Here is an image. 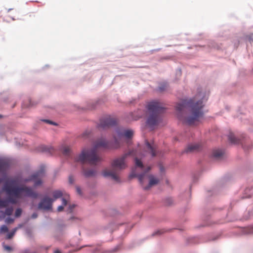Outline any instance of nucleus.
<instances>
[{"label": "nucleus", "instance_id": "nucleus-25", "mask_svg": "<svg viewBox=\"0 0 253 253\" xmlns=\"http://www.w3.org/2000/svg\"><path fill=\"white\" fill-rule=\"evenodd\" d=\"M14 221V219L10 217H8L6 219L5 222L7 223H11Z\"/></svg>", "mask_w": 253, "mask_h": 253}, {"label": "nucleus", "instance_id": "nucleus-31", "mask_svg": "<svg viewBox=\"0 0 253 253\" xmlns=\"http://www.w3.org/2000/svg\"><path fill=\"white\" fill-rule=\"evenodd\" d=\"M163 233V231L162 230H159L157 232L155 233L156 234H160Z\"/></svg>", "mask_w": 253, "mask_h": 253}, {"label": "nucleus", "instance_id": "nucleus-38", "mask_svg": "<svg viewBox=\"0 0 253 253\" xmlns=\"http://www.w3.org/2000/svg\"><path fill=\"white\" fill-rule=\"evenodd\" d=\"M249 190V189H247L246 190V192H247Z\"/></svg>", "mask_w": 253, "mask_h": 253}, {"label": "nucleus", "instance_id": "nucleus-26", "mask_svg": "<svg viewBox=\"0 0 253 253\" xmlns=\"http://www.w3.org/2000/svg\"><path fill=\"white\" fill-rule=\"evenodd\" d=\"M14 234L12 232L9 233L6 236V238L8 239H10L12 238L14 236Z\"/></svg>", "mask_w": 253, "mask_h": 253}, {"label": "nucleus", "instance_id": "nucleus-12", "mask_svg": "<svg viewBox=\"0 0 253 253\" xmlns=\"http://www.w3.org/2000/svg\"><path fill=\"white\" fill-rule=\"evenodd\" d=\"M96 171L92 169H83L84 175L87 177L94 176L96 174Z\"/></svg>", "mask_w": 253, "mask_h": 253}, {"label": "nucleus", "instance_id": "nucleus-1", "mask_svg": "<svg viewBox=\"0 0 253 253\" xmlns=\"http://www.w3.org/2000/svg\"><path fill=\"white\" fill-rule=\"evenodd\" d=\"M133 132L129 129H118L114 135L113 143L106 141L104 138L97 140L94 144L93 148L90 150H84L82 153L75 158V161L82 164L88 163L91 165H96L100 163L101 157L97 154V150L100 148L105 149H117L120 146V142L123 137L130 138Z\"/></svg>", "mask_w": 253, "mask_h": 253}, {"label": "nucleus", "instance_id": "nucleus-35", "mask_svg": "<svg viewBox=\"0 0 253 253\" xmlns=\"http://www.w3.org/2000/svg\"><path fill=\"white\" fill-rule=\"evenodd\" d=\"M118 250V248H116L115 249H114L113 251H112L111 252H115L117 251V250Z\"/></svg>", "mask_w": 253, "mask_h": 253}, {"label": "nucleus", "instance_id": "nucleus-10", "mask_svg": "<svg viewBox=\"0 0 253 253\" xmlns=\"http://www.w3.org/2000/svg\"><path fill=\"white\" fill-rule=\"evenodd\" d=\"M200 145L198 144H192L189 145L186 149L185 152L186 153H192L198 151L200 149Z\"/></svg>", "mask_w": 253, "mask_h": 253}, {"label": "nucleus", "instance_id": "nucleus-27", "mask_svg": "<svg viewBox=\"0 0 253 253\" xmlns=\"http://www.w3.org/2000/svg\"><path fill=\"white\" fill-rule=\"evenodd\" d=\"M43 122H45L48 124H51V125H56V124L54 122H53L51 121H49V120H43Z\"/></svg>", "mask_w": 253, "mask_h": 253}, {"label": "nucleus", "instance_id": "nucleus-8", "mask_svg": "<svg viewBox=\"0 0 253 253\" xmlns=\"http://www.w3.org/2000/svg\"><path fill=\"white\" fill-rule=\"evenodd\" d=\"M53 200L47 196L44 197L38 205L39 209L49 210L52 209Z\"/></svg>", "mask_w": 253, "mask_h": 253}, {"label": "nucleus", "instance_id": "nucleus-37", "mask_svg": "<svg viewBox=\"0 0 253 253\" xmlns=\"http://www.w3.org/2000/svg\"><path fill=\"white\" fill-rule=\"evenodd\" d=\"M250 197H251V195H249V196L246 197V198H250Z\"/></svg>", "mask_w": 253, "mask_h": 253}, {"label": "nucleus", "instance_id": "nucleus-19", "mask_svg": "<svg viewBox=\"0 0 253 253\" xmlns=\"http://www.w3.org/2000/svg\"><path fill=\"white\" fill-rule=\"evenodd\" d=\"M135 166L137 167L141 168L142 169L143 168V165L142 162L139 160L137 158L135 159Z\"/></svg>", "mask_w": 253, "mask_h": 253}, {"label": "nucleus", "instance_id": "nucleus-17", "mask_svg": "<svg viewBox=\"0 0 253 253\" xmlns=\"http://www.w3.org/2000/svg\"><path fill=\"white\" fill-rule=\"evenodd\" d=\"M146 145L148 149L150 150L152 157L156 156L155 148L153 146H152L148 142H146Z\"/></svg>", "mask_w": 253, "mask_h": 253}, {"label": "nucleus", "instance_id": "nucleus-40", "mask_svg": "<svg viewBox=\"0 0 253 253\" xmlns=\"http://www.w3.org/2000/svg\"><path fill=\"white\" fill-rule=\"evenodd\" d=\"M1 179H0V183H1Z\"/></svg>", "mask_w": 253, "mask_h": 253}, {"label": "nucleus", "instance_id": "nucleus-29", "mask_svg": "<svg viewBox=\"0 0 253 253\" xmlns=\"http://www.w3.org/2000/svg\"><path fill=\"white\" fill-rule=\"evenodd\" d=\"M38 216V214L36 213H34L32 215V217L33 218H37Z\"/></svg>", "mask_w": 253, "mask_h": 253}, {"label": "nucleus", "instance_id": "nucleus-14", "mask_svg": "<svg viewBox=\"0 0 253 253\" xmlns=\"http://www.w3.org/2000/svg\"><path fill=\"white\" fill-rule=\"evenodd\" d=\"M229 140L233 144H239L241 143L240 140L236 138L232 133H230L228 135Z\"/></svg>", "mask_w": 253, "mask_h": 253}, {"label": "nucleus", "instance_id": "nucleus-39", "mask_svg": "<svg viewBox=\"0 0 253 253\" xmlns=\"http://www.w3.org/2000/svg\"><path fill=\"white\" fill-rule=\"evenodd\" d=\"M160 90H163V88H162L160 87Z\"/></svg>", "mask_w": 253, "mask_h": 253}, {"label": "nucleus", "instance_id": "nucleus-4", "mask_svg": "<svg viewBox=\"0 0 253 253\" xmlns=\"http://www.w3.org/2000/svg\"><path fill=\"white\" fill-rule=\"evenodd\" d=\"M146 108L148 113L146 124L152 128L161 122V114L164 112L165 108L162 103L157 100L148 102Z\"/></svg>", "mask_w": 253, "mask_h": 253}, {"label": "nucleus", "instance_id": "nucleus-7", "mask_svg": "<svg viewBox=\"0 0 253 253\" xmlns=\"http://www.w3.org/2000/svg\"><path fill=\"white\" fill-rule=\"evenodd\" d=\"M117 124V121L115 118L110 117L103 118L100 120L98 125L99 128L105 129L110 126H114Z\"/></svg>", "mask_w": 253, "mask_h": 253}, {"label": "nucleus", "instance_id": "nucleus-34", "mask_svg": "<svg viewBox=\"0 0 253 253\" xmlns=\"http://www.w3.org/2000/svg\"><path fill=\"white\" fill-rule=\"evenodd\" d=\"M54 253H61V252L59 250H56L54 252Z\"/></svg>", "mask_w": 253, "mask_h": 253}, {"label": "nucleus", "instance_id": "nucleus-30", "mask_svg": "<svg viewBox=\"0 0 253 253\" xmlns=\"http://www.w3.org/2000/svg\"><path fill=\"white\" fill-rule=\"evenodd\" d=\"M18 228V227H15V228H14V229L11 231V232H12V233H13L14 235H15V233H16V231L17 230Z\"/></svg>", "mask_w": 253, "mask_h": 253}, {"label": "nucleus", "instance_id": "nucleus-28", "mask_svg": "<svg viewBox=\"0 0 253 253\" xmlns=\"http://www.w3.org/2000/svg\"><path fill=\"white\" fill-rule=\"evenodd\" d=\"M76 190H77V193H78L79 195H81V194H82L81 189H80V187H76Z\"/></svg>", "mask_w": 253, "mask_h": 253}, {"label": "nucleus", "instance_id": "nucleus-9", "mask_svg": "<svg viewBox=\"0 0 253 253\" xmlns=\"http://www.w3.org/2000/svg\"><path fill=\"white\" fill-rule=\"evenodd\" d=\"M44 175V169H42L36 172L34 174L31 175L30 178L29 179H27L25 181H28L29 180H33L34 181V186H37L41 185L42 183L41 178Z\"/></svg>", "mask_w": 253, "mask_h": 253}, {"label": "nucleus", "instance_id": "nucleus-41", "mask_svg": "<svg viewBox=\"0 0 253 253\" xmlns=\"http://www.w3.org/2000/svg\"><path fill=\"white\" fill-rule=\"evenodd\" d=\"M24 253H28L27 251H25Z\"/></svg>", "mask_w": 253, "mask_h": 253}, {"label": "nucleus", "instance_id": "nucleus-32", "mask_svg": "<svg viewBox=\"0 0 253 253\" xmlns=\"http://www.w3.org/2000/svg\"><path fill=\"white\" fill-rule=\"evenodd\" d=\"M143 116V114H139V115L137 116V118L135 119H138L139 118L142 117Z\"/></svg>", "mask_w": 253, "mask_h": 253}, {"label": "nucleus", "instance_id": "nucleus-21", "mask_svg": "<svg viewBox=\"0 0 253 253\" xmlns=\"http://www.w3.org/2000/svg\"><path fill=\"white\" fill-rule=\"evenodd\" d=\"M13 211V209L12 207L6 208L5 211V214L7 215H10L12 214Z\"/></svg>", "mask_w": 253, "mask_h": 253}, {"label": "nucleus", "instance_id": "nucleus-43", "mask_svg": "<svg viewBox=\"0 0 253 253\" xmlns=\"http://www.w3.org/2000/svg\"><path fill=\"white\" fill-rule=\"evenodd\" d=\"M1 117V116L0 115V118Z\"/></svg>", "mask_w": 253, "mask_h": 253}, {"label": "nucleus", "instance_id": "nucleus-33", "mask_svg": "<svg viewBox=\"0 0 253 253\" xmlns=\"http://www.w3.org/2000/svg\"><path fill=\"white\" fill-rule=\"evenodd\" d=\"M69 182L70 183H72L73 182V179L71 176L69 177Z\"/></svg>", "mask_w": 253, "mask_h": 253}, {"label": "nucleus", "instance_id": "nucleus-22", "mask_svg": "<svg viewBox=\"0 0 253 253\" xmlns=\"http://www.w3.org/2000/svg\"><path fill=\"white\" fill-rule=\"evenodd\" d=\"M22 212V211L21 209L18 208L17 209H16V211H15V216L16 217H19L21 215Z\"/></svg>", "mask_w": 253, "mask_h": 253}, {"label": "nucleus", "instance_id": "nucleus-23", "mask_svg": "<svg viewBox=\"0 0 253 253\" xmlns=\"http://www.w3.org/2000/svg\"><path fill=\"white\" fill-rule=\"evenodd\" d=\"M42 150L43 151H48L51 154L53 152V148H52L51 147L48 148L47 147L43 146Z\"/></svg>", "mask_w": 253, "mask_h": 253}, {"label": "nucleus", "instance_id": "nucleus-42", "mask_svg": "<svg viewBox=\"0 0 253 253\" xmlns=\"http://www.w3.org/2000/svg\"><path fill=\"white\" fill-rule=\"evenodd\" d=\"M179 74H180V75H181V72L180 71H179Z\"/></svg>", "mask_w": 253, "mask_h": 253}, {"label": "nucleus", "instance_id": "nucleus-36", "mask_svg": "<svg viewBox=\"0 0 253 253\" xmlns=\"http://www.w3.org/2000/svg\"><path fill=\"white\" fill-rule=\"evenodd\" d=\"M75 207L74 205H72V206H70L71 210H72V209H73Z\"/></svg>", "mask_w": 253, "mask_h": 253}, {"label": "nucleus", "instance_id": "nucleus-13", "mask_svg": "<svg viewBox=\"0 0 253 253\" xmlns=\"http://www.w3.org/2000/svg\"><path fill=\"white\" fill-rule=\"evenodd\" d=\"M68 195H65L62 198V205L57 208V211L59 212L62 211L64 209V206H66L68 204Z\"/></svg>", "mask_w": 253, "mask_h": 253}, {"label": "nucleus", "instance_id": "nucleus-3", "mask_svg": "<svg viewBox=\"0 0 253 253\" xmlns=\"http://www.w3.org/2000/svg\"><path fill=\"white\" fill-rule=\"evenodd\" d=\"M203 94L200 93L193 98L183 100L181 103L177 104L176 109L179 112L183 111L185 108L188 109L189 114L184 120L186 124L188 125H197L200 119L203 117Z\"/></svg>", "mask_w": 253, "mask_h": 253}, {"label": "nucleus", "instance_id": "nucleus-6", "mask_svg": "<svg viewBox=\"0 0 253 253\" xmlns=\"http://www.w3.org/2000/svg\"><path fill=\"white\" fill-rule=\"evenodd\" d=\"M151 169L150 167H147V169L144 172L140 174H136L134 172H132L130 175V178L137 177L142 185H143L145 180L149 179V184L148 185L144 186V190H149L152 186L157 185L159 182V179L151 174H149L147 172Z\"/></svg>", "mask_w": 253, "mask_h": 253}, {"label": "nucleus", "instance_id": "nucleus-24", "mask_svg": "<svg viewBox=\"0 0 253 253\" xmlns=\"http://www.w3.org/2000/svg\"><path fill=\"white\" fill-rule=\"evenodd\" d=\"M3 247L4 249L9 252H10L12 251V249L11 247L7 245H3Z\"/></svg>", "mask_w": 253, "mask_h": 253}, {"label": "nucleus", "instance_id": "nucleus-16", "mask_svg": "<svg viewBox=\"0 0 253 253\" xmlns=\"http://www.w3.org/2000/svg\"><path fill=\"white\" fill-rule=\"evenodd\" d=\"M62 152L63 155L68 156L71 154V149L69 146H65L62 148Z\"/></svg>", "mask_w": 253, "mask_h": 253}, {"label": "nucleus", "instance_id": "nucleus-5", "mask_svg": "<svg viewBox=\"0 0 253 253\" xmlns=\"http://www.w3.org/2000/svg\"><path fill=\"white\" fill-rule=\"evenodd\" d=\"M130 155V153L125 154L120 158L115 159L112 163V169H105L102 172V174L105 177L110 176L114 180L120 181L119 177L116 171V169L120 170L125 169L127 167L126 159L127 157Z\"/></svg>", "mask_w": 253, "mask_h": 253}, {"label": "nucleus", "instance_id": "nucleus-18", "mask_svg": "<svg viewBox=\"0 0 253 253\" xmlns=\"http://www.w3.org/2000/svg\"><path fill=\"white\" fill-rule=\"evenodd\" d=\"M7 167V163L4 160L0 159V171L4 169Z\"/></svg>", "mask_w": 253, "mask_h": 253}, {"label": "nucleus", "instance_id": "nucleus-2", "mask_svg": "<svg viewBox=\"0 0 253 253\" xmlns=\"http://www.w3.org/2000/svg\"><path fill=\"white\" fill-rule=\"evenodd\" d=\"M17 183L16 179H8L3 187V190L6 192L9 197L7 200H3L0 198V207L5 208L8 206V203L16 204L17 203V199L22 198L24 197H29L36 198L38 194L33 189L25 186H15Z\"/></svg>", "mask_w": 253, "mask_h": 253}, {"label": "nucleus", "instance_id": "nucleus-20", "mask_svg": "<svg viewBox=\"0 0 253 253\" xmlns=\"http://www.w3.org/2000/svg\"><path fill=\"white\" fill-rule=\"evenodd\" d=\"M8 231V227L5 225H3L0 227V233H4Z\"/></svg>", "mask_w": 253, "mask_h": 253}, {"label": "nucleus", "instance_id": "nucleus-11", "mask_svg": "<svg viewBox=\"0 0 253 253\" xmlns=\"http://www.w3.org/2000/svg\"><path fill=\"white\" fill-rule=\"evenodd\" d=\"M53 198H52V200H53V202L56 200L57 199L60 198L61 197H64L66 195H64L63 192L60 190H55L52 193Z\"/></svg>", "mask_w": 253, "mask_h": 253}, {"label": "nucleus", "instance_id": "nucleus-15", "mask_svg": "<svg viewBox=\"0 0 253 253\" xmlns=\"http://www.w3.org/2000/svg\"><path fill=\"white\" fill-rule=\"evenodd\" d=\"M223 151L221 150H215L213 151L212 155L213 157L219 159L222 157V156L223 155Z\"/></svg>", "mask_w": 253, "mask_h": 253}]
</instances>
